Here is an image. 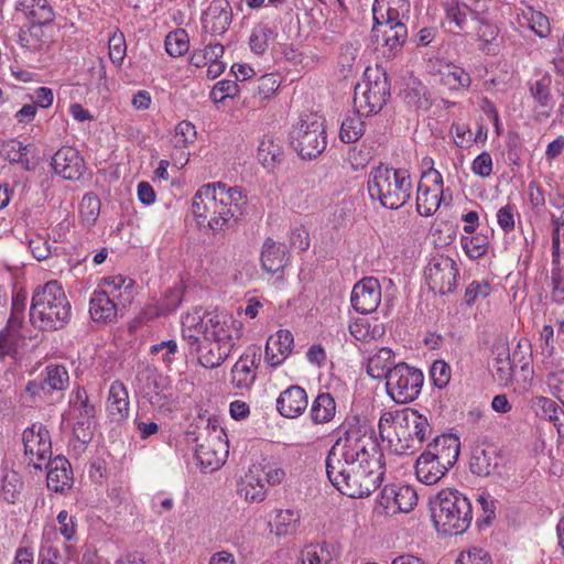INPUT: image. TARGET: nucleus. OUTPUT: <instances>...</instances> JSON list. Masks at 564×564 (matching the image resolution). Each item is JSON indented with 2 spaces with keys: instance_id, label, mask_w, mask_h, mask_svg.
Instances as JSON below:
<instances>
[{
  "instance_id": "1",
  "label": "nucleus",
  "mask_w": 564,
  "mask_h": 564,
  "mask_svg": "<svg viewBox=\"0 0 564 564\" xmlns=\"http://www.w3.org/2000/svg\"><path fill=\"white\" fill-rule=\"evenodd\" d=\"M247 206V194L239 186L229 187L223 182L203 185L194 195L192 213L202 225L219 232L229 227L231 219H239Z\"/></svg>"
},
{
  "instance_id": "2",
  "label": "nucleus",
  "mask_w": 564,
  "mask_h": 564,
  "mask_svg": "<svg viewBox=\"0 0 564 564\" xmlns=\"http://www.w3.org/2000/svg\"><path fill=\"white\" fill-rule=\"evenodd\" d=\"M70 318V304L62 285L52 280L35 289L30 307V321L41 330H57Z\"/></svg>"
},
{
  "instance_id": "3",
  "label": "nucleus",
  "mask_w": 564,
  "mask_h": 564,
  "mask_svg": "<svg viewBox=\"0 0 564 564\" xmlns=\"http://www.w3.org/2000/svg\"><path fill=\"white\" fill-rule=\"evenodd\" d=\"M412 181L405 169H393L380 163L373 167L367 181V189L372 200L389 209L404 206L412 195Z\"/></svg>"
},
{
  "instance_id": "4",
  "label": "nucleus",
  "mask_w": 564,
  "mask_h": 564,
  "mask_svg": "<svg viewBox=\"0 0 564 564\" xmlns=\"http://www.w3.org/2000/svg\"><path fill=\"white\" fill-rule=\"evenodd\" d=\"M392 423L400 447L395 452L400 455L413 453L421 447L425 438L431 434V426L426 416L414 409L406 408L402 411L386 412L379 420V433L384 437L386 424Z\"/></svg>"
},
{
  "instance_id": "5",
  "label": "nucleus",
  "mask_w": 564,
  "mask_h": 564,
  "mask_svg": "<svg viewBox=\"0 0 564 564\" xmlns=\"http://www.w3.org/2000/svg\"><path fill=\"white\" fill-rule=\"evenodd\" d=\"M436 530L445 535L465 532L471 522V503L467 496H433L429 500Z\"/></svg>"
},
{
  "instance_id": "6",
  "label": "nucleus",
  "mask_w": 564,
  "mask_h": 564,
  "mask_svg": "<svg viewBox=\"0 0 564 564\" xmlns=\"http://www.w3.org/2000/svg\"><path fill=\"white\" fill-rule=\"evenodd\" d=\"M339 435L334 447L341 448L346 455V464L367 463L369 452L377 448L373 429L358 416L346 420L337 429Z\"/></svg>"
},
{
  "instance_id": "7",
  "label": "nucleus",
  "mask_w": 564,
  "mask_h": 564,
  "mask_svg": "<svg viewBox=\"0 0 564 564\" xmlns=\"http://www.w3.org/2000/svg\"><path fill=\"white\" fill-rule=\"evenodd\" d=\"M391 85L387 72L381 67H367L364 80L355 87L354 105L365 115L378 113L389 100Z\"/></svg>"
},
{
  "instance_id": "8",
  "label": "nucleus",
  "mask_w": 564,
  "mask_h": 564,
  "mask_svg": "<svg viewBox=\"0 0 564 564\" xmlns=\"http://www.w3.org/2000/svg\"><path fill=\"white\" fill-rule=\"evenodd\" d=\"M290 143L302 159H316L327 145L324 120L316 115L301 118L290 132Z\"/></svg>"
},
{
  "instance_id": "9",
  "label": "nucleus",
  "mask_w": 564,
  "mask_h": 564,
  "mask_svg": "<svg viewBox=\"0 0 564 564\" xmlns=\"http://www.w3.org/2000/svg\"><path fill=\"white\" fill-rule=\"evenodd\" d=\"M423 382L424 376L419 368L400 362L388 372L387 393L397 403H410L420 395Z\"/></svg>"
},
{
  "instance_id": "10",
  "label": "nucleus",
  "mask_w": 564,
  "mask_h": 564,
  "mask_svg": "<svg viewBox=\"0 0 564 564\" xmlns=\"http://www.w3.org/2000/svg\"><path fill=\"white\" fill-rule=\"evenodd\" d=\"M457 275L456 262L444 254L433 257L425 269V279L430 290L443 295L455 290Z\"/></svg>"
},
{
  "instance_id": "11",
  "label": "nucleus",
  "mask_w": 564,
  "mask_h": 564,
  "mask_svg": "<svg viewBox=\"0 0 564 564\" xmlns=\"http://www.w3.org/2000/svg\"><path fill=\"white\" fill-rule=\"evenodd\" d=\"M443 192L442 174L433 167L424 172L417 186V213L424 217L432 216L441 205Z\"/></svg>"
},
{
  "instance_id": "12",
  "label": "nucleus",
  "mask_w": 564,
  "mask_h": 564,
  "mask_svg": "<svg viewBox=\"0 0 564 564\" xmlns=\"http://www.w3.org/2000/svg\"><path fill=\"white\" fill-rule=\"evenodd\" d=\"M23 445L25 455L30 456L35 468H41L42 464L52 457L51 435L43 424H33L24 430Z\"/></svg>"
},
{
  "instance_id": "13",
  "label": "nucleus",
  "mask_w": 564,
  "mask_h": 564,
  "mask_svg": "<svg viewBox=\"0 0 564 564\" xmlns=\"http://www.w3.org/2000/svg\"><path fill=\"white\" fill-rule=\"evenodd\" d=\"M226 436L225 431H219L216 435L197 444L195 458L204 469L213 471L225 463L228 454Z\"/></svg>"
},
{
  "instance_id": "14",
  "label": "nucleus",
  "mask_w": 564,
  "mask_h": 564,
  "mask_svg": "<svg viewBox=\"0 0 564 564\" xmlns=\"http://www.w3.org/2000/svg\"><path fill=\"white\" fill-rule=\"evenodd\" d=\"M351 306L360 314H370L381 302V285L378 279L367 276L358 281L351 291Z\"/></svg>"
},
{
  "instance_id": "15",
  "label": "nucleus",
  "mask_w": 564,
  "mask_h": 564,
  "mask_svg": "<svg viewBox=\"0 0 564 564\" xmlns=\"http://www.w3.org/2000/svg\"><path fill=\"white\" fill-rule=\"evenodd\" d=\"M232 21V8L228 0H213L202 17L205 32L223 35Z\"/></svg>"
},
{
  "instance_id": "16",
  "label": "nucleus",
  "mask_w": 564,
  "mask_h": 564,
  "mask_svg": "<svg viewBox=\"0 0 564 564\" xmlns=\"http://www.w3.org/2000/svg\"><path fill=\"white\" fill-rule=\"evenodd\" d=\"M54 172L65 180H79L85 170V162L79 152L72 147H62L52 158Z\"/></svg>"
},
{
  "instance_id": "17",
  "label": "nucleus",
  "mask_w": 564,
  "mask_h": 564,
  "mask_svg": "<svg viewBox=\"0 0 564 564\" xmlns=\"http://www.w3.org/2000/svg\"><path fill=\"white\" fill-rule=\"evenodd\" d=\"M459 438L453 434L436 436L423 452L426 456L441 462L445 467H453L459 455Z\"/></svg>"
},
{
  "instance_id": "18",
  "label": "nucleus",
  "mask_w": 564,
  "mask_h": 564,
  "mask_svg": "<svg viewBox=\"0 0 564 564\" xmlns=\"http://www.w3.org/2000/svg\"><path fill=\"white\" fill-rule=\"evenodd\" d=\"M203 317L204 323L199 328H203V338L205 340L234 344L231 325L235 322L231 316L219 313H205Z\"/></svg>"
},
{
  "instance_id": "19",
  "label": "nucleus",
  "mask_w": 564,
  "mask_h": 564,
  "mask_svg": "<svg viewBox=\"0 0 564 564\" xmlns=\"http://www.w3.org/2000/svg\"><path fill=\"white\" fill-rule=\"evenodd\" d=\"M307 408V394L300 386H291L280 393L276 400V410L284 417L294 419Z\"/></svg>"
},
{
  "instance_id": "20",
  "label": "nucleus",
  "mask_w": 564,
  "mask_h": 564,
  "mask_svg": "<svg viewBox=\"0 0 564 564\" xmlns=\"http://www.w3.org/2000/svg\"><path fill=\"white\" fill-rule=\"evenodd\" d=\"M341 448L332 446L326 458V473L329 481L339 491L345 494L344 488L349 487L350 474L346 466V455L340 452Z\"/></svg>"
},
{
  "instance_id": "21",
  "label": "nucleus",
  "mask_w": 564,
  "mask_h": 564,
  "mask_svg": "<svg viewBox=\"0 0 564 564\" xmlns=\"http://www.w3.org/2000/svg\"><path fill=\"white\" fill-rule=\"evenodd\" d=\"M294 338L289 329H280L270 336L265 346V359L271 367L280 366L291 354Z\"/></svg>"
},
{
  "instance_id": "22",
  "label": "nucleus",
  "mask_w": 564,
  "mask_h": 564,
  "mask_svg": "<svg viewBox=\"0 0 564 564\" xmlns=\"http://www.w3.org/2000/svg\"><path fill=\"white\" fill-rule=\"evenodd\" d=\"M339 557L338 546L334 543H310L300 552L301 564H335Z\"/></svg>"
},
{
  "instance_id": "23",
  "label": "nucleus",
  "mask_w": 564,
  "mask_h": 564,
  "mask_svg": "<svg viewBox=\"0 0 564 564\" xmlns=\"http://www.w3.org/2000/svg\"><path fill=\"white\" fill-rule=\"evenodd\" d=\"M234 345L204 339V344L197 346L198 362L205 368H217L229 357Z\"/></svg>"
},
{
  "instance_id": "24",
  "label": "nucleus",
  "mask_w": 564,
  "mask_h": 564,
  "mask_svg": "<svg viewBox=\"0 0 564 564\" xmlns=\"http://www.w3.org/2000/svg\"><path fill=\"white\" fill-rule=\"evenodd\" d=\"M107 409L115 422L121 423L129 416V397L123 382L116 380L111 383Z\"/></svg>"
},
{
  "instance_id": "25",
  "label": "nucleus",
  "mask_w": 564,
  "mask_h": 564,
  "mask_svg": "<svg viewBox=\"0 0 564 564\" xmlns=\"http://www.w3.org/2000/svg\"><path fill=\"white\" fill-rule=\"evenodd\" d=\"M89 313L95 322L111 323L117 318V304L108 291H95L89 302Z\"/></svg>"
},
{
  "instance_id": "26",
  "label": "nucleus",
  "mask_w": 564,
  "mask_h": 564,
  "mask_svg": "<svg viewBox=\"0 0 564 564\" xmlns=\"http://www.w3.org/2000/svg\"><path fill=\"white\" fill-rule=\"evenodd\" d=\"M256 352L242 355L231 369V383L238 389L249 390L256 381Z\"/></svg>"
},
{
  "instance_id": "27",
  "label": "nucleus",
  "mask_w": 564,
  "mask_h": 564,
  "mask_svg": "<svg viewBox=\"0 0 564 564\" xmlns=\"http://www.w3.org/2000/svg\"><path fill=\"white\" fill-rule=\"evenodd\" d=\"M288 260L285 246L275 242L272 238H267L261 252L263 270L270 273H276L286 265Z\"/></svg>"
},
{
  "instance_id": "28",
  "label": "nucleus",
  "mask_w": 564,
  "mask_h": 564,
  "mask_svg": "<svg viewBox=\"0 0 564 564\" xmlns=\"http://www.w3.org/2000/svg\"><path fill=\"white\" fill-rule=\"evenodd\" d=\"M417 498L419 496H378L375 511L383 516L408 513L417 505Z\"/></svg>"
},
{
  "instance_id": "29",
  "label": "nucleus",
  "mask_w": 564,
  "mask_h": 564,
  "mask_svg": "<svg viewBox=\"0 0 564 564\" xmlns=\"http://www.w3.org/2000/svg\"><path fill=\"white\" fill-rule=\"evenodd\" d=\"M532 408L536 415L554 424L560 437H564V410L552 399L546 397H534Z\"/></svg>"
},
{
  "instance_id": "30",
  "label": "nucleus",
  "mask_w": 564,
  "mask_h": 564,
  "mask_svg": "<svg viewBox=\"0 0 564 564\" xmlns=\"http://www.w3.org/2000/svg\"><path fill=\"white\" fill-rule=\"evenodd\" d=\"M498 467V456L494 447L477 445L473 448L469 469L477 476H488Z\"/></svg>"
},
{
  "instance_id": "31",
  "label": "nucleus",
  "mask_w": 564,
  "mask_h": 564,
  "mask_svg": "<svg viewBox=\"0 0 564 564\" xmlns=\"http://www.w3.org/2000/svg\"><path fill=\"white\" fill-rule=\"evenodd\" d=\"M451 467H445L440 460L422 453L416 459L415 474L417 479L426 485L437 482Z\"/></svg>"
},
{
  "instance_id": "32",
  "label": "nucleus",
  "mask_w": 564,
  "mask_h": 564,
  "mask_svg": "<svg viewBox=\"0 0 564 564\" xmlns=\"http://www.w3.org/2000/svg\"><path fill=\"white\" fill-rule=\"evenodd\" d=\"M446 13L449 22L466 33L479 23V12L476 8L460 7L448 2Z\"/></svg>"
},
{
  "instance_id": "33",
  "label": "nucleus",
  "mask_w": 564,
  "mask_h": 564,
  "mask_svg": "<svg viewBox=\"0 0 564 564\" xmlns=\"http://www.w3.org/2000/svg\"><path fill=\"white\" fill-rule=\"evenodd\" d=\"M263 474V477L256 476L253 474L247 475L242 480V488L240 491H246V494H249L248 487H251L253 490L258 487L259 490H257L256 494H260L262 490L268 491L270 488L281 484L285 477V473L281 468L269 469Z\"/></svg>"
},
{
  "instance_id": "34",
  "label": "nucleus",
  "mask_w": 564,
  "mask_h": 564,
  "mask_svg": "<svg viewBox=\"0 0 564 564\" xmlns=\"http://www.w3.org/2000/svg\"><path fill=\"white\" fill-rule=\"evenodd\" d=\"M397 13L395 9H387L381 8L380 4L372 6V15H373V26L371 30V39L373 42H379L380 32L382 26H387L388 24H394L397 22H401L405 24V22L410 19V13Z\"/></svg>"
},
{
  "instance_id": "35",
  "label": "nucleus",
  "mask_w": 564,
  "mask_h": 564,
  "mask_svg": "<svg viewBox=\"0 0 564 564\" xmlns=\"http://www.w3.org/2000/svg\"><path fill=\"white\" fill-rule=\"evenodd\" d=\"M394 352L389 347L380 348L375 355L369 357L367 373L373 379H386L388 372L393 368Z\"/></svg>"
},
{
  "instance_id": "36",
  "label": "nucleus",
  "mask_w": 564,
  "mask_h": 564,
  "mask_svg": "<svg viewBox=\"0 0 564 564\" xmlns=\"http://www.w3.org/2000/svg\"><path fill=\"white\" fill-rule=\"evenodd\" d=\"M336 414V401L328 392L319 393L312 403L310 416L315 424L330 422Z\"/></svg>"
},
{
  "instance_id": "37",
  "label": "nucleus",
  "mask_w": 564,
  "mask_h": 564,
  "mask_svg": "<svg viewBox=\"0 0 564 564\" xmlns=\"http://www.w3.org/2000/svg\"><path fill=\"white\" fill-rule=\"evenodd\" d=\"M380 37L384 41L389 54L388 57H394L403 47L408 37V28L401 22L388 24L381 28Z\"/></svg>"
},
{
  "instance_id": "38",
  "label": "nucleus",
  "mask_w": 564,
  "mask_h": 564,
  "mask_svg": "<svg viewBox=\"0 0 564 564\" xmlns=\"http://www.w3.org/2000/svg\"><path fill=\"white\" fill-rule=\"evenodd\" d=\"M300 522V513L297 511L285 509L276 510L273 520L269 522L271 533L276 536L292 535L296 532Z\"/></svg>"
},
{
  "instance_id": "39",
  "label": "nucleus",
  "mask_w": 564,
  "mask_h": 564,
  "mask_svg": "<svg viewBox=\"0 0 564 564\" xmlns=\"http://www.w3.org/2000/svg\"><path fill=\"white\" fill-rule=\"evenodd\" d=\"M494 352L496 357L491 365L492 376L500 384L507 386L513 377V365L510 360L509 348L501 345Z\"/></svg>"
},
{
  "instance_id": "40",
  "label": "nucleus",
  "mask_w": 564,
  "mask_h": 564,
  "mask_svg": "<svg viewBox=\"0 0 564 564\" xmlns=\"http://www.w3.org/2000/svg\"><path fill=\"white\" fill-rule=\"evenodd\" d=\"M276 36L278 33L268 23H259L251 31L249 37L250 50L257 55H262Z\"/></svg>"
},
{
  "instance_id": "41",
  "label": "nucleus",
  "mask_w": 564,
  "mask_h": 564,
  "mask_svg": "<svg viewBox=\"0 0 564 564\" xmlns=\"http://www.w3.org/2000/svg\"><path fill=\"white\" fill-rule=\"evenodd\" d=\"M438 72L441 82L452 90H466L470 87V75L459 66L447 64Z\"/></svg>"
},
{
  "instance_id": "42",
  "label": "nucleus",
  "mask_w": 564,
  "mask_h": 564,
  "mask_svg": "<svg viewBox=\"0 0 564 564\" xmlns=\"http://www.w3.org/2000/svg\"><path fill=\"white\" fill-rule=\"evenodd\" d=\"M50 394L53 391H63L68 387L69 376L64 366L48 365L42 378Z\"/></svg>"
},
{
  "instance_id": "43",
  "label": "nucleus",
  "mask_w": 564,
  "mask_h": 564,
  "mask_svg": "<svg viewBox=\"0 0 564 564\" xmlns=\"http://www.w3.org/2000/svg\"><path fill=\"white\" fill-rule=\"evenodd\" d=\"M362 111L354 112L346 117L341 122L339 138L345 143H354L358 141L365 132V123L361 120L360 113Z\"/></svg>"
},
{
  "instance_id": "44",
  "label": "nucleus",
  "mask_w": 564,
  "mask_h": 564,
  "mask_svg": "<svg viewBox=\"0 0 564 564\" xmlns=\"http://www.w3.org/2000/svg\"><path fill=\"white\" fill-rule=\"evenodd\" d=\"M284 156L283 148L274 142L272 138H265L258 148V159L264 166H274L282 162Z\"/></svg>"
},
{
  "instance_id": "45",
  "label": "nucleus",
  "mask_w": 564,
  "mask_h": 564,
  "mask_svg": "<svg viewBox=\"0 0 564 564\" xmlns=\"http://www.w3.org/2000/svg\"><path fill=\"white\" fill-rule=\"evenodd\" d=\"M55 20V11L47 0H35L32 10L28 11V21L33 26H45Z\"/></svg>"
},
{
  "instance_id": "46",
  "label": "nucleus",
  "mask_w": 564,
  "mask_h": 564,
  "mask_svg": "<svg viewBox=\"0 0 564 564\" xmlns=\"http://www.w3.org/2000/svg\"><path fill=\"white\" fill-rule=\"evenodd\" d=\"M247 85L249 87L248 91H252L253 97L264 100L278 90L280 83L276 75L265 74L259 77L256 82L248 83Z\"/></svg>"
},
{
  "instance_id": "47",
  "label": "nucleus",
  "mask_w": 564,
  "mask_h": 564,
  "mask_svg": "<svg viewBox=\"0 0 564 564\" xmlns=\"http://www.w3.org/2000/svg\"><path fill=\"white\" fill-rule=\"evenodd\" d=\"M164 44L169 55L178 57L188 52L189 37L184 29H177L166 35Z\"/></svg>"
},
{
  "instance_id": "48",
  "label": "nucleus",
  "mask_w": 564,
  "mask_h": 564,
  "mask_svg": "<svg viewBox=\"0 0 564 564\" xmlns=\"http://www.w3.org/2000/svg\"><path fill=\"white\" fill-rule=\"evenodd\" d=\"M460 243L466 254L470 259L481 258L488 249V238L484 235H475L470 237H462Z\"/></svg>"
},
{
  "instance_id": "49",
  "label": "nucleus",
  "mask_w": 564,
  "mask_h": 564,
  "mask_svg": "<svg viewBox=\"0 0 564 564\" xmlns=\"http://www.w3.org/2000/svg\"><path fill=\"white\" fill-rule=\"evenodd\" d=\"M100 199L94 193H87L83 196L80 202V215L84 220L89 224H95L100 213Z\"/></svg>"
},
{
  "instance_id": "50",
  "label": "nucleus",
  "mask_w": 564,
  "mask_h": 564,
  "mask_svg": "<svg viewBox=\"0 0 564 564\" xmlns=\"http://www.w3.org/2000/svg\"><path fill=\"white\" fill-rule=\"evenodd\" d=\"M70 404L79 412L80 421L91 422L95 417V406L89 404L88 397L84 388H77L75 399L70 400Z\"/></svg>"
},
{
  "instance_id": "51",
  "label": "nucleus",
  "mask_w": 564,
  "mask_h": 564,
  "mask_svg": "<svg viewBox=\"0 0 564 564\" xmlns=\"http://www.w3.org/2000/svg\"><path fill=\"white\" fill-rule=\"evenodd\" d=\"M195 139L196 129L192 122L183 120L175 127L173 142L176 148H185L187 144L193 143Z\"/></svg>"
},
{
  "instance_id": "52",
  "label": "nucleus",
  "mask_w": 564,
  "mask_h": 564,
  "mask_svg": "<svg viewBox=\"0 0 564 564\" xmlns=\"http://www.w3.org/2000/svg\"><path fill=\"white\" fill-rule=\"evenodd\" d=\"M30 147V144L23 145L22 142L13 139L3 143L0 152L10 163H15L22 161V156L28 155Z\"/></svg>"
},
{
  "instance_id": "53",
  "label": "nucleus",
  "mask_w": 564,
  "mask_h": 564,
  "mask_svg": "<svg viewBox=\"0 0 564 564\" xmlns=\"http://www.w3.org/2000/svg\"><path fill=\"white\" fill-rule=\"evenodd\" d=\"M456 564H492L490 554L481 547H470L460 552Z\"/></svg>"
},
{
  "instance_id": "54",
  "label": "nucleus",
  "mask_w": 564,
  "mask_h": 564,
  "mask_svg": "<svg viewBox=\"0 0 564 564\" xmlns=\"http://www.w3.org/2000/svg\"><path fill=\"white\" fill-rule=\"evenodd\" d=\"M430 375L434 386L443 389L451 380V367L444 360H435L432 364Z\"/></svg>"
},
{
  "instance_id": "55",
  "label": "nucleus",
  "mask_w": 564,
  "mask_h": 564,
  "mask_svg": "<svg viewBox=\"0 0 564 564\" xmlns=\"http://www.w3.org/2000/svg\"><path fill=\"white\" fill-rule=\"evenodd\" d=\"M350 334L357 340L376 339L383 335L384 329L379 326H375L370 329V325L367 322H357L349 326Z\"/></svg>"
},
{
  "instance_id": "56",
  "label": "nucleus",
  "mask_w": 564,
  "mask_h": 564,
  "mask_svg": "<svg viewBox=\"0 0 564 564\" xmlns=\"http://www.w3.org/2000/svg\"><path fill=\"white\" fill-rule=\"evenodd\" d=\"M109 57L116 65H120L126 56V41L122 33H115L108 41Z\"/></svg>"
},
{
  "instance_id": "57",
  "label": "nucleus",
  "mask_w": 564,
  "mask_h": 564,
  "mask_svg": "<svg viewBox=\"0 0 564 564\" xmlns=\"http://www.w3.org/2000/svg\"><path fill=\"white\" fill-rule=\"evenodd\" d=\"M529 28L541 39L547 37L551 32L550 22L545 14L540 11H532L527 18Z\"/></svg>"
},
{
  "instance_id": "58",
  "label": "nucleus",
  "mask_w": 564,
  "mask_h": 564,
  "mask_svg": "<svg viewBox=\"0 0 564 564\" xmlns=\"http://www.w3.org/2000/svg\"><path fill=\"white\" fill-rule=\"evenodd\" d=\"M491 288L487 281H473L465 291V302L467 305H473L478 299L487 297L490 294Z\"/></svg>"
},
{
  "instance_id": "59",
  "label": "nucleus",
  "mask_w": 564,
  "mask_h": 564,
  "mask_svg": "<svg viewBox=\"0 0 564 564\" xmlns=\"http://www.w3.org/2000/svg\"><path fill=\"white\" fill-rule=\"evenodd\" d=\"M28 243L32 256L39 261L47 259L51 254L48 241L43 236L36 235L30 238Z\"/></svg>"
},
{
  "instance_id": "60",
  "label": "nucleus",
  "mask_w": 564,
  "mask_h": 564,
  "mask_svg": "<svg viewBox=\"0 0 564 564\" xmlns=\"http://www.w3.org/2000/svg\"><path fill=\"white\" fill-rule=\"evenodd\" d=\"M19 338L20 335L18 333L3 328L0 332V356L14 354Z\"/></svg>"
},
{
  "instance_id": "61",
  "label": "nucleus",
  "mask_w": 564,
  "mask_h": 564,
  "mask_svg": "<svg viewBox=\"0 0 564 564\" xmlns=\"http://www.w3.org/2000/svg\"><path fill=\"white\" fill-rule=\"evenodd\" d=\"M194 326V317L184 316L182 321V336L183 338L191 345V352H197V346H202L204 344V338L202 336L191 334V327Z\"/></svg>"
},
{
  "instance_id": "62",
  "label": "nucleus",
  "mask_w": 564,
  "mask_h": 564,
  "mask_svg": "<svg viewBox=\"0 0 564 564\" xmlns=\"http://www.w3.org/2000/svg\"><path fill=\"white\" fill-rule=\"evenodd\" d=\"M471 171L481 177H488L492 173V159L488 152H482L473 161Z\"/></svg>"
},
{
  "instance_id": "63",
  "label": "nucleus",
  "mask_w": 564,
  "mask_h": 564,
  "mask_svg": "<svg viewBox=\"0 0 564 564\" xmlns=\"http://www.w3.org/2000/svg\"><path fill=\"white\" fill-rule=\"evenodd\" d=\"M357 51L352 46V44H345L340 47V53L338 56V66L340 67L341 73L349 72L356 61Z\"/></svg>"
},
{
  "instance_id": "64",
  "label": "nucleus",
  "mask_w": 564,
  "mask_h": 564,
  "mask_svg": "<svg viewBox=\"0 0 564 564\" xmlns=\"http://www.w3.org/2000/svg\"><path fill=\"white\" fill-rule=\"evenodd\" d=\"M47 486L54 491H63L64 486L67 485L68 476L66 469L51 468L47 471Z\"/></svg>"
}]
</instances>
